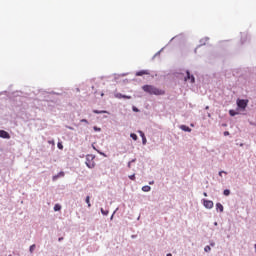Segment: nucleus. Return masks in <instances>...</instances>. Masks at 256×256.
I'll use <instances>...</instances> for the list:
<instances>
[{
    "label": "nucleus",
    "instance_id": "8",
    "mask_svg": "<svg viewBox=\"0 0 256 256\" xmlns=\"http://www.w3.org/2000/svg\"><path fill=\"white\" fill-rule=\"evenodd\" d=\"M186 73H187V77L185 78V81H188L189 79H191V83H195V77L191 75L189 71H187Z\"/></svg>",
    "mask_w": 256,
    "mask_h": 256
},
{
    "label": "nucleus",
    "instance_id": "5",
    "mask_svg": "<svg viewBox=\"0 0 256 256\" xmlns=\"http://www.w3.org/2000/svg\"><path fill=\"white\" fill-rule=\"evenodd\" d=\"M0 137L2 139H11V135H9L5 130H0Z\"/></svg>",
    "mask_w": 256,
    "mask_h": 256
},
{
    "label": "nucleus",
    "instance_id": "22",
    "mask_svg": "<svg viewBox=\"0 0 256 256\" xmlns=\"http://www.w3.org/2000/svg\"><path fill=\"white\" fill-rule=\"evenodd\" d=\"M101 213H102V215H109V211H104L103 208H101Z\"/></svg>",
    "mask_w": 256,
    "mask_h": 256
},
{
    "label": "nucleus",
    "instance_id": "26",
    "mask_svg": "<svg viewBox=\"0 0 256 256\" xmlns=\"http://www.w3.org/2000/svg\"><path fill=\"white\" fill-rule=\"evenodd\" d=\"M48 143L49 145H55V140H49Z\"/></svg>",
    "mask_w": 256,
    "mask_h": 256
},
{
    "label": "nucleus",
    "instance_id": "24",
    "mask_svg": "<svg viewBox=\"0 0 256 256\" xmlns=\"http://www.w3.org/2000/svg\"><path fill=\"white\" fill-rule=\"evenodd\" d=\"M129 179H131V181H135V174L130 175V176H129Z\"/></svg>",
    "mask_w": 256,
    "mask_h": 256
},
{
    "label": "nucleus",
    "instance_id": "32",
    "mask_svg": "<svg viewBox=\"0 0 256 256\" xmlns=\"http://www.w3.org/2000/svg\"><path fill=\"white\" fill-rule=\"evenodd\" d=\"M58 241H63V237H60V238L58 239Z\"/></svg>",
    "mask_w": 256,
    "mask_h": 256
},
{
    "label": "nucleus",
    "instance_id": "18",
    "mask_svg": "<svg viewBox=\"0 0 256 256\" xmlns=\"http://www.w3.org/2000/svg\"><path fill=\"white\" fill-rule=\"evenodd\" d=\"M116 99H123V94L117 93L115 94Z\"/></svg>",
    "mask_w": 256,
    "mask_h": 256
},
{
    "label": "nucleus",
    "instance_id": "1",
    "mask_svg": "<svg viewBox=\"0 0 256 256\" xmlns=\"http://www.w3.org/2000/svg\"><path fill=\"white\" fill-rule=\"evenodd\" d=\"M142 89L145 93H149V95H165V90H161L153 85H144Z\"/></svg>",
    "mask_w": 256,
    "mask_h": 256
},
{
    "label": "nucleus",
    "instance_id": "29",
    "mask_svg": "<svg viewBox=\"0 0 256 256\" xmlns=\"http://www.w3.org/2000/svg\"><path fill=\"white\" fill-rule=\"evenodd\" d=\"M229 135V131L224 132V136L227 137Z\"/></svg>",
    "mask_w": 256,
    "mask_h": 256
},
{
    "label": "nucleus",
    "instance_id": "35",
    "mask_svg": "<svg viewBox=\"0 0 256 256\" xmlns=\"http://www.w3.org/2000/svg\"><path fill=\"white\" fill-rule=\"evenodd\" d=\"M166 256H173L171 253H168Z\"/></svg>",
    "mask_w": 256,
    "mask_h": 256
},
{
    "label": "nucleus",
    "instance_id": "12",
    "mask_svg": "<svg viewBox=\"0 0 256 256\" xmlns=\"http://www.w3.org/2000/svg\"><path fill=\"white\" fill-rule=\"evenodd\" d=\"M142 191H144V193H149V191H151V186H143Z\"/></svg>",
    "mask_w": 256,
    "mask_h": 256
},
{
    "label": "nucleus",
    "instance_id": "2",
    "mask_svg": "<svg viewBox=\"0 0 256 256\" xmlns=\"http://www.w3.org/2000/svg\"><path fill=\"white\" fill-rule=\"evenodd\" d=\"M86 165L89 169H93V167H95V161H93L92 155L86 156Z\"/></svg>",
    "mask_w": 256,
    "mask_h": 256
},
{
    "label": "nucleus",
    "instance_id": "6",
    "mask_svg": "<svg viewBox=\"0 0 256 256\" xmlns=\"http://www.w3.org/2000/svg\"><path fill=\"white\" fill-rule=\"evenodd\" d=\"M143 75H150L149 70H141L136 72V77H143Z\"/></svg>",
    "mask_w": 256,
    "mask_h": 256
},
{
    "label": "nucleus",
    "instance_id": "3",
    "mask_svg": "<svg viewBox=\"0 0 256 256\" xmlns=\"http://www.w3.org/2000/svg\"><path fill=\"white\" fill-rule=\"evenodd\" d=\"M249 103V100H237V105L240 109L245 110L247 108V104Z\"/></svg>",
    "mask_w": 256,
    "mask_h": 256
},
{
    "label": "nucleus",
    "instance_id": "25",
    "mask_svg": "<svg viewBox=\"0 0 256 256\" xmlns=\"http://www.w3.org/2000/svg\"><path fill=\"white\" fill-rule=\"evenodd\" d=\"M122 99H131V96L122 95Z\"/></svg>",
    "mask_w": 256,
    "mask_h": 256
},
{
    "label": "nucleus",
    "instance_id": "7",
    "mask_svg": "<svg viewBox=\"0 0 256 256\" xmlns=\"http://www.w3.org/2000/svg\"><path fill=\"white\" fill-rule=\"evenodd\" d=\"M140 137L142 138L143 145H147V138L145 137V133L143 131H138Z\"/></svg>",
    "mask_w": 256,
    "mask_h": 256
},
{
    "label": "nucleus",
    "instance_id": "11",
    "mask_svg": "<svg viewBox=\"0 0 256 256\" xmlns=\"http://www.w3.org/2000/svg\"><path fill=\"white\" fill-rule=\"evenodd\" d=\"M216 209H217V211H220V213H223V204L217 203L216 204Z\"/></svg>",
    "mask_w": 256,
    "mask_h": 256
},
{
    "label": "nucleus",
    "instance_id": "33",
    "mask_svg": "<svg viewBox=\"0 0 256 256\" xmlns=\"http://www.w3.org/2000/svg\"><path fill=\"white\" fill-rule=\"evenodd\" d=\"M153 183H155L154 181H152V182H149V185H153Z\"/></svg>",
    "mask_w": 256,
    "mask_h": 256
},
{
    "label": "nucleus",
    "instance_id": "19",
    "mask_svg": "<svg viewBox=\"0 0 256 256\" xmlns=\"http://www.w3.org/2000/svg\"><path fill=\"white\" fill-rule=\"evenodd\" d=\"M90 199L91 198L89 196L86 197V203H87L88 207H91Z\"/></svg>",
    "mask_w": 256,
    "mask_h": 256
},
{
    "label": "nucleus",
    "instance_id": "13",
    "mask_svg": "<svg viewBox=\"0 0 256 256\" xmlns=\"http://www.w3.org/2000/svg\"><path fill=\"white\" fill-rule=\"evenodd\" d=\"M93 113H95L96 115H101V114H103V113H108V112L105 111V110H101V111H99V110H93Z\"/></svg>",
    "mask_w": 256,
    "mask_h": 256
},
{
    "label": "nucleus",
    "instance_id": "9",
    "mask_svg": "<svg viewBox=\"0 0 256 256\" xmlns=\"http://www.w3.org/2000/svg\"><path fill=\"white\" fill-rule=\"evenodd\" d=\"M180 129H181L182 131H186L187 133H191V128H189V126L181 125V126H180Z\"/></svg>",
    "mask_w": 256,
    "mask_h": 256
},
{
    "label": "nucleus",
    "instance_id": "28",
    "mask_svg": "<svg viewBox=\"0 0 256 256\" xmlns=\"http://www.w3.org/2000/svg\"><path fill=\"white\" fill-rule=\"evenodd\" d=\"M81 123H89V121H87V119H82Z\"/></svg>",
    "mask_w": 256,
    "mask_h": 256
},
{
    "label": "nucleus",
    "instance_id": "30",
    "mask_svg": "<svg viewBox=\"0 0 256 256\" xmlns=\"http://www.w3.org/2000/svg\"><path fill=\"white\" fill-rule=\"evenodd\" d=\"M95 131H101V128L94 127Z\"/></svg>",
    "mask_w": 256,
    "mask_h": 256
},
{
    "label": "nucleus",
    "instance_id": "23",
    "mask_svg": "<svg viewBox=\"0 0 256 256\" xmlns=\"http://www.w3.org/2000/svg\"><path fill=\"white\" fill-rule=\"evenodd\" d=\"M204 251H206V253H209V251H211V246H206L204 248Z\"/></svg>",
    "mask_w": 256,
    "mask_h": 256
},
{
    "label": "nucleus",
    "instance_id": "21",
    "mask_svg": "<svg viewBox=\"0 0 256 256\" xmlns=\"http://www.w3.org/2000/svg\"><path fill=\"white\" fill-rule=\"evenodd\" d=\"M57 147H58V149H61V150H63V143H61V142H58V144H57Z\"/></svg>",
    "mask_w": 256,
    "mask_h": 256
},
{
    "label": "nucleus",
    "instance_id": "4",
    "mask_svg": "<svg viewBox=\"0 0 256 256\" xmlns=\"http://www.w3.org/2000/svg\"><path fill=\"white\" fill-rule=\"evenodd\" d=\"M203 205L206 209H213L214 206L213 201L211 200H204Z\"/></svg>",
    "mask_w": 256,
    "mask_h": 256
},
{
    "label": "nucleus",
    "instance_id": "34",
    "mask_svg": "<svg viewBox=\"0 0 256 256\" xmlns=\"http://www.w3.org/2000/svg\"><path fill=\"white\" fill-rule=\"evenodd\" d=\"M133 111H139V109H137V108H134V109H133Z\"/></svg>",
    "mask_w": 256,
    "mask_h": 256
},
{
    "label": "nucleus",
    "instance_id": "27",
    "mask_svg": "<svg viewBox=\"0 0 256 256\" xmlns=\"http://www.w3.org/2000/svg\"><path fill=\"white\" fill-rule=\"evenodd\" d=\"M223 173L227 174V172H225V171H220V172H219V176H220V177H223Z\"/></svg>",
    "mask_w": 256,
    "mask_h": 256
},
{
    "label": "nucleus",
    "instance_id": "17",
    "mask_svg": "<svg viewBox=\"0 0 256 256\" xmlns=\"http://www.w3.org/2000/svg\"><path fill=\"white\" fill-rule=\"evenodd\" d=\"M229 115H231V117H235V115H237V112H235V110H230Z\"/></svg>",
    "mask_w": 256,
    "mask_h": 256
},
{
    "label": "nucleus",
    "instance_id": "15",
    "mask_svg": "<svg viewBox=\"0 0 256 256\" xmlns=\"http://www.w3.org/2000/svg\"><path fill=\"white\" fill-rule=\"evenodd\" d=\"M223 193L226 197H229V195H231V191L229 189L224 190Z\"/></svg>",
    "mask_w": 256,
    "mask_h": 256
},
{
    "label": "nucleus",
    "instance_id": "31",
    "mask_svg": "<svg viewBox=\"0 0 256 256\" xmlns=\"http://www.w3.org/2000/svg\"><path fill=\"white\" fill-rule=\"evenodd\" d=\"M203 195H204V197H207V192H204Z\"/></svg>",
    "mask_w": 256,
    "mask_h": 256
},
{
    "label": "nucleus",
    "instance_id": "16",
    "mask_svg": "<svg viewBox=\"0 0 256 256\" xmlns=\"http://www.w3.org/2000/svg\"><path fill=\"white\" fill-rule=\"evenodd\" d=\"M54 211H61V205L55 204Z\"/></svg>",
    "mask_w": 256,
    "mask_h": 256
},
{
    "label": "nucleus",
    "instance_id": "10",
    "mask_svg": "<svg viewBox=\"0 0 256 256\" xmlns=\"http://www.w3.org/2000/svg\"><path fill=\"white\" fill-rule=\"evenodd\" d=\"M59 177H65V172H60L58 175L53 176V181H57Z\"/></svg>",
    "mask_w": 256,
    "mask_h": 256
},
{
    "label": "nucleus",
    "instance_id": "14",
    "mask_svg": "<svg viewBox=\"0 0 256 256\" xmlns=\"http://www.w3.org/2000/svg\"><path fill=\"white\" fill-rule=\"evenodd\" d=\"M130 137L133 139V141H137V139H138L137 134H135V133H131Z\"/></svg>",
    "mask_w": 256,
    "mask_h": 256
},
{
    "label": "nucleus",
    "instance_id": "20",
    "mask_svg": "<svg viewBox=\"0 0 256 256\" xmlns=\"http://www.w3.org/2000/svg\"><path fill=\"white\" fill-rule=\"evenodd\" d=\"M35 244L31 245L30 246V253H33L35 251Z\"/></svg>",
    "mask_w": 256,
    "mask_h": 256
}]
</instances>
